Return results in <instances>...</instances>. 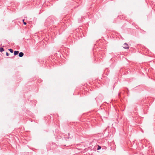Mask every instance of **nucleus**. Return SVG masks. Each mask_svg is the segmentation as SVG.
<instances>
[{
	"label": "nucleus",
	"instance_id": "obj_1",
	"mask_svg": "<svg viewBox=\"0 0 155 155\" xmlns=\"http://www.w3.org/2000/svg\"><path fill=\"white\" fill-rule=\"evenodd\" d=\"M24 55V53L22 52H20L18 55V56L20 57H21Z\"/></svg>",
	"mask_w": 155,
	"mask_h": 155
},
{
	"label": "nucleus",
	"instance_id": "obj_3",
	"mask_svg": "<svg viewBox=\"0 0 155 155\" xmlns=\"http://www.w3.org/2000/svg\"><path fill=\"white\" fill-rule=\"evenodd\" d=\"M124 48V49H129V47L128 46V45H126V46H125V47H123Z\"/></svg>",
	"mask_w": 155,
	"mask_h": 155
},
{
	"label": "nucleus",
	"instance_id": "obj_8",
	"mask_svg": "<svg viewBox=\"0 0 155 155\" xmlns=\"http://www.w3.org/2000/svg\"><path fill=\"white\" fill-rule=\"evenodd\" d=\"M6 55L7 56H9V54L8 53V52H6Z\"/></svg>",
	"mask_w": 155,
	"mask_h": 155
},
{
	"label": "nucleus",
	"instance_id": "obj_7",
	"mask_svg": "<svg viewBox=\"0 0 155 155\" xmlns=\"http://www.w3.org/2000/svg\"><path fill=\"white\" fill-rule=\"evenodd\" d=\"M24 21V19L23 20V24H24V25H26V24H27V23H26V22H25V21Z\"/></svg>",
	"mask_w": 155,
	"mask_h": 155
},
{
	"label": "nucleus",
	"instance_id": "obj_4",
	"mask_svg": "<svg viewBox=\"0 0 155 155\" xmlns=\"http://www.w3.org/2000/svg\"><path fill=\"white\" fill-rule=\"evenodd\" d=\"M4 49L3 48H0V51L1 52H2L3 51H4Z\"/></svg>",
	"mask_w": 155,
	"mask_h": 155
},
{
	"label": "nucleus",
	"instance_id": "obj_2",
	"mask_svg": "<svg viewBox=\"0 0 155 155\" xmlns=\"http://www.w3.org/2000/svg\"><path fill=\"white\" fill-rule=\"evenodd\" d=\"M19 53V51H14V54L15 55H17Z\"/></svg>",
	"mask_w": 155,
	"mask_h": 155
},
{
	"label": "nucleus",
	"instance_id": "obj_9",
	"mask_svg": "<svg viewBox=\"0 0 155 155\" xmlns=\"http://www.w3.org/2000/svg\"><path fill=\"white\" fill-rule=\"evenodd\" d=\"M128 45L126 43H125L124 44V45Z\"/></svg>",
	"mask_w": 155,
	"mask_h": 155
},
{
	"label": "nucleus",
	"instance_id": "obj_6",
	"mask_svg": "<svg viewBox=\"0 0 155 155\" xmlns=\"http://www.w3.org/2000/svg\"><path fill=\"white\" fill-rule=\"evenodd\" d=\"M9 50L10 51V52L12 53L13 52V50L12 49H9Z\"/></svg>",
	"mask_w": 155,
	"mask_h": 155
},
{
	"label": "nucleus",
	"instance_id": "obj_5",
	"mask_svg": "<svg viewBox=\"0 0 155 155\" xmlns=\"http://www.w3.org/2000/svg\"><path fill=\"white\" fill-rule=\"evenodd\" d=\"M101 147L98 145V147L97 148V150H99L101 149Z\"/></svg>",
	"mask_w": 155,
	"mask_h": 155
},
{
	"label": "nucleus",
	"instance_id": "obj_10",
	"mask_svg": "<svg viewBox=\"0 0 155 155\" xmlns=\"http://www.w3.org/2000/svg\"><path fill=\"white\" fill-rule=\"evenodd\" d=\"M70 134L69 133H68V135H70Z\"/></svg>",
	"mask_w": 155,
	"mask_h": 155
}]
</instances>
